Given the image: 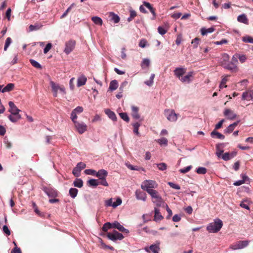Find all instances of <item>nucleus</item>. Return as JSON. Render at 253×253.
Wrapping results in <instances>:
<instances>
[{"mask_svg": "<svg viewBox=\"0 0 253 253\" xmlns=\"http://www.w3.org/2000/svg\"><path fill=\"white\" fill-rule=\"evenodd\" d=\"M42 27L40 23H36L34 25H30L29 27V31H33L40 30Z\"/></svg>", "mask_w": 253, "mask_h": 253, "instance_id": "393cba45", "label": "nucleus"}, {"mask_svg": "<svg viewBox=\"0 0 253 253\" xmlns=\"http://www.w3.org/2000/svg\"><path fill=\"white\" fill-rule=\"evenodd\" d=\"M157 142L161 145H164L165 146H167L168 143V139L164 137L158 139Z\"/></svg>", "mask_w": 253, "mask_h": 253, "instance_id": "49530a36", "label": "nucleus"}, {"mask_svg": "<svg viewBox=\"0 0 253 253\" xmlns=\"http://www.w3.org/2000/svg\"><path fill=\"white\" fill-rule=\"evenodd\" d=\"M136 198L137 200L145 201L147 199L146 194L140 190H137L135 191Z\"/></svg>", "mask_w": 253, "mask_h": 253, "instance_id": "f8f14e48", "label": "nucleus"}, {"mask_svg": "<svg viewBox=\"0 0 253 253\" xmlns=\"http://www.w3.org/2000/svg\"><path fill=\"white\" fill-rule=\"evenodd\" d=\"M143 4L149 9L153 16L157 15L155 8H154L149 2L143 1Z\"/></svg>", "mask_w": 253, "mask_h": 253, "instance_id": "5701e85b", "label": "nucleus"}, {"mask_svg": "<svg viewBox=\"0 0 253 253\" xmlns=\"http://www.w3.org/2000/svg\"><path fill=\"white\" fill-rule=\"evenodd\" d=\"M13 243L16 247L11 250V253H22L21 249L17 247L16 243L14 242Z\"/></svg>", "mask_w": 253, "mask_h": 253, "instance_id": "4d7b16f0", "label": "nucleus"}, {"mask_svg": "<svg viewBox=\"0 0 253 253\" xmlns=\"http://www.w3.org/2000/svg\"><path fill=\"white\" fill-rule=\"evenodd\" d=\"M107 237L109 239L113 241H116L117 240H121L124 238V236L122 233H120L115 230H113L112 233H108Z\"/></svg>", "mask_w": 253, "mask_h": 253, "instance_id": "423d86ee", "label": "nucleus"}, {"mask_svg": "<svg viewBox=\"0 0 253 253\" xmlns=\"http://www.w3.org/2000/svg\"><path fill=\"white\" fill-rule=\"evenodd\" d=\"M75 187L81 188L83 186V181L81 179H76L73 183Z\"/></svg>", "mask_w": 253, "mask_h": 253, "instance_id": "58836bf2", "label": "nucleus"}, {"mask_svg": "<svg viewBox=\"0 0 253 253\" xmlns=\"http://www.w3.org/2000/svg\"><path fill=\"white\" fill-rule=\"evenodd\" d=\"M158 187V184L154 180H145L141 184V188L147 191L148 193L149 190H152Z\"/></svg>", "mask_w": 253, "mask_h": 253, "instance_id": "7ed1b4c3", "label": "nucleus"}, {"mask_svg": "<svg viewBox=\"0 0 253 253\" xmlns=\"http://www.w3.org/2000/svg\"><path fill=\"white\" fill-rule=\"evenodd\" d=\"M242 98L244 100H253V90H248L243 92Z\"/></svg>", "mask_w": 253, "mask_h": 253, "instance_id": "ddd939ff", "label": "nucleus"}, {"mask_svg": "<svg viewBox=\"0 0 253 253\" xmlns=\"http://www.w3.org/2000/svg\"><path fill=\"white\" fill-rule=\"evenodd\" d=\"M211 136L212 138H214L216 136V137L218 139H224L225 138L224 135L222 134L221 133L217 132L216 130L214 129L211 133Z\"/></svg>", "mask_w": 253, "mask_h": 253, "instance_id": "a878e982", "label": "nucleus"}, {"mask_svg": "<svg viewBox=\"0 0 253 253\" xmlns=\"http://www.w3.org/2000/svg\"><path fill=\"white\" fill-rule=\"evenodd\" d=\"M76 45V42L74 40H70L65 43L64 52L66 54L70 53L74 49Z\"/></svg>", "mask_w": 253, "mask_h": 253, "instance_id": "6e6552de", "label": "nucleus"}, {"mask_svg": "<svg viewBox=\"0 0 253 253\" xmlns=\"http://www.w3.org/2000/svg\"><path fill=\"white\" fill-rule=\"evenodd\" d=\"M140 125L139 123L137 122L133 124V126L134 127L133 131L135 133H136L137 135L139 134V127L140 126Z\"/></svg>", "mask_w": 253, "mask_h": 253, "instance_id": "3c124183", "label": "nucleus"}, {"mask_svg": "<svg viewBox=\"0 0 253 253\" xmlns=\"http://www.w3.org/2000/svg\"><path fill=\"white\" fill-rule=\"evenodd\" d=\"M43 191L49 197L55 198L58 195L57 191L52 188H44Z\"/></svg>", "mask_w": 253, "mask_h": 253, "instance_id": "9d476101", "label": "nucleus"}, {"mask_svg": "<svg viewBox=\"0 0 253 253\" xmlns=\"http://www.w3.org/2000/svg\"><path fill=\"white\" fill-rule=\"evenodd\" d=\"M200 41V40L198 38H195L192 41L191 43L193 45L194 48H196L198 47Z\"/></svg>", "mask_w": 253, "mask_h": 253, "instance_id": "09e8293b", "label": "nucleus"}, {"mask_svg": "<svg viewBox=\"0 0 253 253\" xmlns=\"http://www.w3.org/2000/svg\"><path fill=\"white\" fill-rule=\"evenodd\" d=\"M122 200L120 198H118L116 200V201L113 203V207L114 208H116L117 206L120 205L122 204Z\"/></svg>", "mask_w": 253, "mask_h": 253, "instance_id": "338daca9", "label": "nucleus"}, {"mask_svg": "<svg viewBox=\"0 0 253 253\" xmlns=\"http://www.w3.org/2000/svg\"><path fill=\"white\" fill-rule=\"evenodd\" d=\"M76 167L78 168L79 170L81 171L86 167V165L83 162H80L77 165Z\"/></svg>", "mask_w": 253, "mask_h": 253, "instance_id": "5fc2aeb1", "label": "nucleus"}, {"mask_svg": "<svg viewBox=\"0 0 253 253\" xmlns=\"http://www.w3.org/2000/svg\"><path fill=\"white\" fill-rule=\"evenodd\" d=\"M14 84L12 83L8 84L5 87H3L1 90L2 92H9L14 89Z\"/></svg>", "mask_w": 253, "mask_h": 253, "instance_id": "cd10ccee", "label": "nucleus"}, {"mask_svg": "<svg viewBox=\"0 0 253 253\" xmlns=\"http://www.w3.org/2000/svg\"><path fill=\"white\" fill-rule=\"evenodd\" d=\"M149 248L153 253H158V251L160 250L159 243L158 245H152L150 246Z\"/></svg>", "mask_w": 253, "mask_h": 253, "instance_id": "ea45409f", "label": "nucleus"}, {"mask_svg": "<svg viewBox=\"0 0 253 253\" xmlns=\"http://www.w3.org/2000/svg\"><path fill=\"white\" fill-rule=\"evenodd\" d=\"M8 118L11 122L13 123H16L21 119V115L19 114V113H12L9 115Z\"/></svg>", "mask_w": 253, "mask_h": 253, "instance_id": "f3484780", "label": "nucleus"}, {"mask_svg": "<svg viewBox=\"0 0 253 253\" xmlns=\"http://www.w3.org/2000/svg\"><path fill=\"white\" fill-rule=\"evenodd\" d=\"M222 158L224 161L229 160L230 159H231V156H230V153H229L228 152L225 153V154H223V155L222 156Z\"/></svg>", "mask_w": 253, "mask_h": 253, "instance_id": "bf43d9fd", "label": "nucleus"}, {"mask_svg": "<svg viewBox=\"0 0 253 253\" xmlns=\"http://www.w3.org/2000/svg\"><path fill=\"white\" fill-rule=\"evenodd\" d=\"M150 60L148 59H144L141 64L142 68L144 69L149 67L150 66Z\"/></svg>", "mask_w": 253, "mask_h": 253, "instance_id": "a19ab883", "label": "nucleus"}, {"mask_svg": "<svg viewBox=\"0 0 253 253\" xmlns=\"http://www.w3.org/2000/svg\"><path fill=\"white\" fill-rule=\"evenodd\" d=\"M154 211H155V215H154V220L156 221H160L162 220L164 217L161 214L160 212V210L157 207L154 208Z\"/></svg>", "mask_w": 253, "mask_h": 253, "instance_id": "4468645a", "label": "nucleus"}, {"mask_svg": "<svg viewBox=\"0 0 253 253\" xmlns=\"http://www.w3.org/2000/svg\"><path fill=\"white\" fill-rule=\"evenodd\" d=\"M112 227V223H111L110 222H106L102 226V230L104 232H107L108 229H110Z\"/></svg>", "mask_w": 253, "mask_h": 253, "instance_id": "37998d69", "label": "nucleus"}, {"mask_svg": "<svg viewBox=\"0 0 253 253\" xmlns=\"http://www.w3.org/2000/svg\"><path fill=\"white\" fill-rule=\"evenodd\" d=\"M243 41L246 42L253 43V39L249 36L243 37Z\"/></svg>", "mask_w": 253, "mask_h": 253, "instance_id": "13d9d810", "label": "nucleus"}, {"mask_svg": "<svg viewBox=\"0 0 253 253\" xmlns=\"http://www.w3.org/2000/svg\"><path fill=\"white\" fill-rule=\"evenodd\" d=\"M235 55L237 56L236 59H239L241 63H244L247 59V57L245 55H241L240 54L236 53Z\"/></svg>", "mask_w": 253, "mask_h": 253, "instance_id": "f704fd0d", "label": "nucleus"}, {"mask_svg": "<svg viewBox=\"0 0 253 253\" xmlns=\"http://www.w3.org/2000/svg\"><path fill=\"white\" fill-rule=\"evenodd\" d=\"M120 117L126 122H128L129 118L126 113H121L119 114Z\"/></svg>", "mask_w": 253, "mask_h": 253, "instance_id": "8fccbe9b", "label": "nucleus"}, {"mask_svg": "<svg viewBox=\"0 0 253 253\" xmlns=\"http://www.w3.org/2000/svg\"><path fill=\"white\" fill-rule=\"evenodd\" d=\"M249 244L248 241H239L231 245L230 248L233 250L242 249L248 246Z\"/></svg>", "mask_w": 253, "mask_h": 253, "instance_id": "39448f33", "label": "nucleus"}, {"mask_svg": "<svg viewBox=\"0 0 253 253\" xmlns=\"http://www.w3.org/2000/svg\"><path fill=\"white\" fill-rule=\"evenodd\" d=\"M224 115L226 116L228 119L234 120L235 119L237 115L234 113L233 111L229 109H226L224 111Z\"/></svg>", "mask_w": 253, "mask_h": 253, "instance_id": "9b49d317", "label": "nucleus"}, {"mask_svg": "<svg viewBox=\"0 0 253 253\" xmlns=\"http://www.w3.org/2000/svg\"><path fill=\"white\" fill-rule=\"evenodd\" d=\"M222 226V221L220 219L216 218L214 220V222L208 225L207 230L210 233H217L221 229Z\"/></svg>", "mask_w": 253, "mask_h": 253, "instance_id": "f257e3e1", "label": "nucleus"}, {"mask_svg": "<svg viewBox=\"0 0 253 253\" xmlns=\"http://www.w3.org/2000/svg\"><path fill=\"white\" fill-rule=\"evenodd\" d=\"M236 55H235V54L233 56L231 61L230 63H228L227 64L226 63H222L223 67L228 69L230 71H231L232 72H236L238 71V69L237 67V64L238 63V59H236Z\"/></svg>", "mask_w": 253, "mask_h": 253, "instance_id": "f03ea898", "label": "nucleus"}, {"mask_svg": "<svg viewBox=\"0 0 253 253\" xmlns=\"http://www.w3.org/2000/svg\"><path fill=\"white\" fill-rule=\"evenodd\" d=\"M75 126L80 134H83L86 130L87 126L84 123H80L79 122H75Z\"/></svg>", "mask_w": 253, "mask_h": 253, "instance_id": "1a4fd4ad", "label": "nucleus"}, {"mask_svg": "<svg viewBox=\"0 0 253 253\" xmlns=\"http://www.w3.org/2000/svg\"><path fill=\"white\" fill-rule=\"evenodd\" d=\"M228 77H230V75H227V76H225L224 78H223V79H222L221 82L220 83V84L219 85V87L220 88H221L222 87H227V85H225V84H226V82L228 81L227 78Z\"/></svg>", "mask_w": 253, "mask_h": 253, "instance_id": "c03bdc74", "label": "nucleus"}, {"mask_svg": "<svg viewBox=\"0 0 253 253\" xmlns=\"http://www.w3.org/2000/svg\"><path fill=\"white\" fill-rule=\"evenodd\" d=\"M148 193L151 196L152 199H158V197L161 196L159 192L154 189L149 190Z\"/></svg>", "mask_w": 253, "mask_h": 253, "instance_id": "473e14b6", "label": "nucleus"}, {"mask_svg": "<svg viewBox=\"0 0 253 253\" xmlns=\"http://www.w3.org/2000/svg\"><path fill=\"white\" fill-rule=\"evenodd\" d=\"M50 84L52 88V90L53 92V96L54 97H57L58 90H60L64 94L66 93L65 88L63 85H59V84H57L52 81L50 82Z\"/></svg>", "mask_w": 253, "mask_h": 253, "instance_id": "20e7f679", "label": "nucleus"}, {"mask_svg": "<svg viewBox=\"0 0 253 253\" xmlns=\"http://www.w3.org/2000/svg\"><path fill=\"white\" fill-rule=\"evenodd\" d=\"M168 184L170 186V187L176 189V190H179L180 189V187L175 183H173L171 182H168Z\"/></svg>", "mask_w": 253, "mask_h": 253, "instance_id": "052dcab7", "label": "nucleus"}, {"mask_svg": "<svg viewBox=\"0 0 253 253\" xmlns=\"http://www.w3.org/2000/svg\"><path fill=\"white\" fill-rule=\"evenodd\" d=\"M157 167L159 170H166L167 168V165L166 163H161L157 164Z\"/></svg>", "mask_w": 253, "mask_h": 253, "instance_id": "603ef678", "label": "nucleus"}, {"mask_svg": "<svg viewBox=\"0 0 253 253\" xmlns=\"http://www.w3.org/2000/svg\"><path fill=\"white\" fill-rule=\"evenodd\" d=\"M118 87V83L116 80L112 81L110 83L109 89L111 91L116 90Z\"/></svg>", "mask_w": 253, "mask_h": 253, "instance_id": "7c9ffc66", "label": "nucleus"}, {"mask_svg": "<svg viewBox=\"0 0 253 253\" xmlns=\"http://www.w3.org/2000/svg\"><path fill=\"white\" fill-rule=\"evenodd\" d=\"M2 230L7 236H9L10 235V231L6 225H4L3 226Z\"/></svg>", "mask_w": 253, "mask_h": 253, "instance_id": "774afa93", "label": "nucleus"}, {"mask_svg": "<svg viewBox=\"0 0 253 253\" xmlns=\"http://www.w3.org/2000/svg\"><path fill=\"white\" fill-rule=\"evenodd\" d=\"M112 228H117L120 231L124 230V226L121 225V224L117 221H115L112 223Z\"/></svg>", "mask_w": 253, "mask_h": 253, "instance_id": "c9c22d12", "label": "nucleus"}, {"mask_svg": "<svg viewBox=\"0 0 253 253\" xmlns=\"http://www.w3.org/2000/svg\"><path fill=\"white\" fill-rule=\"evenodd\" d=\"M239 123V121H237L235 123H234L232 124H231L229 125L225 130H224V133H231L235 128L236 127V126L238 125Z\"/></svg>", "mask_w": 253, "mask_h": 253, "instance_id": "412c9836", "label": "nucleus"}, {"mask_svg": "<svg viewBox=\"0 0 253 253\" xmlns=\"http://www.w3.org/2000/svg\"><path fill=\"white\" fill-rule=\"evenodd\" d=\"M165 115L167 119L171 122H175L177 120V115L173 110H165Z\"/></svg>", "mask_w": 253, "mask_h": 253, "instance_id": "0eeeda50", "label": "nucleus"}, {"mask_svg": "<svg viewBox=\"0 0 253 253\" xmlns=\"http://www.w3.org/2000/svg\"><path fill=\"white\" fill-rule=\"evenodd\" d=\"M52 44L51 43H48L46 44V46L44 48L43 52L44 54L47 53L49 50L51 48Z\"/></svg>", "mask_w": 253, "mask_h": 253, "instance_id": "69168bd1", "label": "nucleus"}, {"mask_svg": "<svg viewBox=\"0 0 253 253\" xmlns=\"http://www.w3.org/2000/svg\"><path fill=\"white\" fill-rule=\"evenodd\" d=\"M91 20L96 25H102L103 24L102 20L98 16L92 17Z\"/></svg>", "mask_w": 253, "mask_h": 253, "instance_id": "72a5a7b5", "label": "nucleus"}, {"mask_svg": "<svg viewBox=\"0 0 253 253\" xmlns=\"http://www.w3.org/2000/svg\"><path fill=\"white\" fill-rule=\"evenodd\" d=\"M155 77V75L154 74H151L150 78L148 81H145V84L148 85V86H151L153 84V80Z\"/></svg>", "mask_w": 253, "mask_h": 253, "instance_id": "a18cd8bd", "label": "nucleus"}, {"mask_svg": "<svg viewBox=\"0 0 253 253\" xmlns=\"http://www.w3.org/2000/svg\"><path fill=\"white\" fill-rule=\"evenodd\" d=\"M152 201L157 208L162 206L165 203L161 196L158 197V199H152Z\"/></svg>", "mask_w": 253, "mask_h": 253, "instance_id": "a211bd4d", "label": "nucleus"}, {"mask_svg": "<svg viewBox=\"0 0 253 253\" xmlns=\"http://www.w3.org/2000/svg\"><path fill=\"white\" fill-rule=\"evenodd\" d=\"M8 105L10 107L9 112H10L11 114L19 113L20 111V110L17 108V107L15 106L13 102L9 101Z\"/></svg>", "mask_w": 253, "mask_h": 253, "instance_id": "6ab92c4d", "label": "nucleus"}, {"mask_svg": "<svg viewBox=\"0 0 253 253\" xmlns=\"http://www.w3.org/2000/svg\"><path fill=\"white\" fill-rule=\"evenodd\" d=\"M87 183L90 186H97L99 185V180L95 179H91L87 181Z\"/></svg>", "mask_w": 253, "mask_h": 253, "instance_id": "4c0bfd02", "label": "nucleus"}, {"mask_svg": "<svg viewBox=\"0 0 253 253\" xmlns=\"http://www.w3.org/2000/svg\"><path fill=\"white\" fill-rule=\"evenodd\" d=\"M131 115L133 118L135 119H139L140 118V115L138 114L139 108L136 106H133L131 107Z\"/></svg>", "mask_w": 253, "mask_h": 253, "instance_id": "4be33fe9", "label": "nucleus"}, {"mask_svg": "<svg viewBox=\"0 0 253 253\" xmlns=\"http://www.w3.org/2000/svg\"><path fill=\"white\" fill-rule=\"evenodd\" d=\"M215 29L213 27H211L208 29H206L205 28H202L201 29V34L203 36L207 35L208 33H211L214 32Z\"/></svg>", "mask_w": 253, "mask_h": 253, "instance_id": "c756f323", "label": "nucleus"}, {"mask_svg": "<svg viewBox=\"0 0 253 253\" xmlns=\"http://www.w3.org/2000/svg\"><path fill=\"white\" fill-rule=\"evenodd\" d=\"M193 72H189L187 75H185L184 77H182L180 80L182 82H187L189 83L190 81V78L192 77Z\"/></svg>", "mask_w": 253, "mask_h": 253, "instance_id": "2f4dec72", "label": "nucleus"}, {"mask_svg": "<svg viewBox=\"0 0 253 253\" xmlns=\"http://www.w3.org/2000/svg\"><path fill=\"white\" fill-rule=\"evenodd\" d=\"M192 168V166H189L186 168H184L183 169H181L179 170V171L181 172V173H185L187 172H188L190 170V169H191Z\"/></svg>", "mask_w": 253, "mask_h": 253, "instance_id": "6e6d98bb", "label": "nucleus"}, {"mask_svg": "<svg viewBox=\"0 0 253 253\" xmlns=\"http://www.w3.org/2000/svg\"><path fill=\"white\" fill-rule=\"evenodd\" d=\"M30 62L33 66L37 69H41L42 68L41 64L34 59H30Z\"/></svg>", "mask_w": 253, "mask_h": 253, "instance_id": "79ce46f5", "label": "nucleus"}, {"mask_svg": "<svg viewBox=\"0 0 253 253\" xmlns=\"http://www.w3.org/2000/svg\"><path fill=\"white\" fill-rule=\"evenodd\" d=\"M158 31L160 34L164 35L167 33V30L165 29L163 27L159 26L158 28Z\"/></svg>", "mask_w": 253, "mask_h": 253, "instance_id": "680f3d73", "label": "nucleus"}, {"mask_svg": "<svg viewBox=\"0 0 253 253\" xmlns=\"http://www.w3.org/2000/svg\"><path fill=\"white\" fill-rule=\"evenodd\" d=\"M237 20L241 23H243L245 24H248V19L247 16L245 14H241L238 16Z\"/></svg>", "mask_w": 253, "mask_h": 253, "instance_id": "bb28decb", "label": "nucleus"}, {"mask_svg": "<svg viewBox=\"0 0 253 253\" xmlns=\"http://www.w3.org/2000/svg\"><path fill=\"white\" fill-rule=\"evenodd\" d=\"M196 171L198 174H204L207 172V170L205 168L199 167L198 169H197Z\"/></svg>", "mask_w": 253, "mask_h": 253, "instance_id": "de8ad7c7", "label": "nucleus"}, {"mask_svg": "<svg viewBox=\"0 0 253 253\" xmlns=\"http://www.w3.org/2000/svg\"><path fill=\"white\" fill-rule=\"evenodd\" d=\"M86 81L87 79L84 76H82L79 77L78 79L77 86L79 87L84 85L86 82Z\"/></svg>", "mask_w": 253, "mask_h": 253, "instance_id": "c85d7f7f", "label": "nucleus"}, {"mask_svg": "<svg viewBox=\"0 0 253 253\" xmlns=\"http://www.w3.org/2000/svg\"><path fill=\"white\" fill-rule=\"evenodd\" d=\"M71 118L72 121L74 123V124L75 123V122H77L76 121V120L77 118V113L75 112V111H74L73 110L71 114Z\"/></svg>", "mask_w": 253, "mask_h": 253, "instance_id": "0e129e2a", "label": "nucleus"}, {"mask_svg": "<svg viewBox=\"0 0 253 253\" xmlns=\"http://www.w3.org/2000/svg\"><path fill=\"white\" fill-rule=\"evenodd\" d=\"M108 14L110 21H113L115 23L119 22L120 18L117 14L113 12H109Z\"/></svg>", "mask_w": 253, "mask_h": 253, "instance_id": "2eb2a0df", "label": "nucleus"}, {"mask_svg": "<svg viewBox=\"0 0 253 253\" xmlns=\"http://www.w3.org/2000/svg\"><path fill=\"white\" fill-rule=\"evenodd\" d=\"M81 171L79 170V169H78V168L77 167H75L73 169V174L76 177H78L80 176V173Z\"/></svg>", "mask_w": 253, "mask_h": 253, "instance_id": "e2e57ef3", "label": "nucleus"}, {"mask_svg": "<svg viewBox=\"0 0 253 253\" xmlns=\"http://www.w3.org/2000/svg\"><path fill=\"white\" fill-rule=\"evenodd\" d=\"M78 190L76 188H71L69 190V194L72 198H75L78 194Z\"/></svg>", "mask_w": 253, "mask_h": 253, "instance_id": "e433bc0d", "label": "nucleus"}, {"mask_svg": "<svg viewBox=\"0 0 253 253\" xmlns=\"http://www.w3.org/2000/svg\"><path fill=\"white\" fill-rule=\"evenodd\" d=\"M105 113L106 115L108 116V117L111 119L112 120L114 121H116L117 120V117L115 114V113L112 111H111L110 109H106L105 110Z\"/></svg>", "mask_w": 253, "mask_h": 253, "instance_id": "b1692460", "label": "nucleus"}, {"mask_svg": "<svg viewBox=\"0 0 253 253\" xmlns=\"http://www.w3.org/2000/svg\"><path fill=\"white\" fill-rule=\"evenodd\" d=\"M108 172L104 169H100L97 172L96 171L95 172V176L97 177L99 179L106 178Z\"/></svg>", "mask_w": 253, "mask_h": 253, "instance_id": "dca6fc26", "label": "nucleus"}, {"mask_svg": "<svg viewBox=\"0 0 253 253\" xmlns=\"http://www.w3.org/2000/svg\"><path fill=\"white\" fill-rule=\"evenodd\" d=\"M174 75L180 79L185 73V69L182 68H176L174 71Z\"/></svg>", "mask_w": 253, "mask_h": 253, "instance_id": "aec40b11", "label": "nucleus"}, {"mask_svg": "<svg viewBox=\"0 0 253 253\" xmlns=\"http://www.w3.org/2000/svg\"><path fill=\"white\" fill-rule=\"evenodd\" d=\"M11 42H12L11 39L9 37L7 38L6 39L5 45H4V51H6L7 50V48L8 47V46H9L10 43H11Z\"/></svg>", "mask_w": 253, "mask_h": 253, "instance_id": "864d4df0", "label": "nucleus"}]
</instances>
